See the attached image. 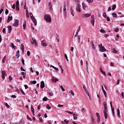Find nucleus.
Returning <instances> with one entry per match:
<instances>
[{"label": "nucleus", "mask_w": 124, "mask_h": 124, "mask_svg": "<svg viewBox=\"0 0 124 124\" xmlns=\"http://www.w3.org/2000/svg\"><path fill=\"white\" fill-rule=\"evenodd\" d=\"M9 81H12L13 80V78L11 77V76H9Z\"/></svg>", "instance_id": "nucleus-47"}, {"label": "nucleus", "mask_w": 124, "mask_h": 124, "mask_svg": "<svg viewBox=\"0 0 124 124\" xmlns=\"http://www.w3.org/2000/svg\"><path fill=\"white\" fill-rule=\"evenodd\" d=\"M91 44H92V47L93 50L95 49V47H94V44H93V42L91 41L90 42Z\"/></svg>", "instance_id": "nucleus-24"}, {"label": "nucleus", "mask_w": 124, "mask_h": 124, "mask_svg": "<svg viewBox=\"0 0 124 124\" xmlns=\"http://www.w3.org/2000/svg\"><path fill=\"white\" fill-rule=\"evenodd\" d=\"M77 41H78V43L80 44V42H81V38L80 37V35L77 36Z\"/></svg>", "instance_id": "nucleus-19"}, {"label": "nucleus", "mask_w": 124, "mask_h": 124, "mask_svg": "<svg viewBox=\"0 0 124 124\" xmlns=\"http://www.w3.org/2000/svg\"><path fill=\"white\" fill-rule=\"evenodd\" d=\"M89 63H88V61H86V68L87 69H88V66Z\"/></svg>", "instance_id": "nucleus-62"}, {"label": "nucleus", "mask_w": 124, "mask_h": 124, "mask_svg": "<svg viewBox=\"0 0 124 124\" xmlns=\"http://www.w3.org/2000/svg\"><path fill=\"white\" fill-rule=\"evenodd\" d=\"M8 32L9 33H11L12 31V27L11 26H8Z\"/></svg>", "instance_id": "nucleus-16"}, {"label": "nucleus", "mask_w": 124, "mask_h": 124, "mask_svg": "<svg viewBox=\"0 0 124 124\" xmlns=\"http://www.w3.org/2000/svg\"><path fill=\"white\" fill-rule=\"evenodd\" d=\"M21 50H22L23 53H24V51H25V46H24V45H23V44H21Z\"/></svg>", "instance_id": "nucleus-26"}, {"label": "nucleus", "mask_w": 124, "mask_h": 124, "mask_svg": "<svg viewBox=\"0 0 124 124\" xmlns=\"http://www.w3.org/2000/svg\"><path fill=\"white\" fill-rule=\"evenodd\" d=\"M91 23L92 24L93 27L94 26V16H92L91 19Z\"/></svg>", "instance_id": "nucleus-6"}, {"label": "nucleus", "mask_w": 124, "mask_h": 124, "mask_svg": "<svg viewBox=\"0 0 124 124\" xmlns=\"http://www.w3.org/2000/svg\"><path fill=\"white\" fill-rule=\"evenodd\" d=\"M116 5H113L112 8V10H115L116 9Z\"/></svg>", "instance_id": "nucleus-48"}, {"label": "nucleus", "mask_w": 124, "mask_h": 124, "mask_svg": "<svg viewBox=\"0 0 124 124\" xmlns=\"http://www.w3.org/2000/svg\"><path fill=\"white\" fill-rule=\"evenodd\" d=\"M103 92L105 95V97H107V93H106V91H104Z\"/></svg>", "instance_id": "nucleus-37"}, {"label": "nucleus", "mask_w": 124, "mask_h": 124, "mask_svg": "<svg viewBox=\"0 0 124 124\" xmlns=\"http://www.w3.org/2000/svg\"><path fill=\"white\" fill-rule=\"evenodd\" d=\"M100 117H98V118H97V122L100 123Z\"/></svg>", "instance_id": "nucleus-64"}, {"label": "nucleus", "mask_w": 124, "mask_h": 124, "mask_svg": "<svg viewBox=\"0 0 124 124\" xmlns=\"http://www.w3.org/2000/svg\"><path fill=\"white\" fill-rule=\"evenodd\" d=\"M99 49H100V51L101 52H106V51H107V49H106V48L104 47V46H101V47H100Z\"/></svg>", "instance_id": "nucleus-10"}, {"label": "nucleus", "mask_w": 124, "mask_h": 124, "mask_svg": "<svg viewBox=\"0 0 124 124\" xmlns=\"http://www.w3.org/2000/svg\"><path fill=\"white\" fill-rule=\"evenodd\" d=\"M12 20H13V17L12 16H8L7 23H9V22H10V21H12Z\"/></svg>", "instance_id": "nucleus-12"}, {"label": "nucleus", "mask_w": 124, "mask_h": 124, "mask_svg": "<svg viewBox=\"0 0 124 124\" xmlns=\"http://www.w3.org/2000/svg\"><path fill=\"white\" fill-rule=\"evenodd\" d=\"M31 19L33 21V23H34V25L36 26V25H37V21H36V19H35V17H32Z\"/></svg>", "instance_id": "nucleus-13"}, {"label": "nucleus", "mask_w": 124, "mask_h": 124, "mask_svg": "<svg viewBox=\"0 0 124 124\" xmlns=\"http://www.w3.org/2000/svg\"><path fill=\"white\" fill-rule=\"evenodd\" d=\"M31 83L33 84V85H35V84H36V80L31 81Z\"/></svg>", "instance_id": "nucleus-34"}, {"label": "nucleus", "mask_w": 124, "mask_h": 124, "mask_svg": "<svg viewBox=\"0 0 124 124\" xmlns=\"http://www.w3.org/2000/svg\"><path fill=\"white\" fill-rule=\"evenodd\" d=\"M63 14L65 16V18H66V16L67 15V13H66V8H63Z\"/></svg>", "instance_id": "nucleus-15"}, {"label": "nucleus", "mask_w": 124, "mask_h": 124, "mask_svg": "<svg viewBox=\"0 0 124 124\" xmlns=\"http://www.w3.org/2000/svg\"><path fill=\"white\" fill-rule=\"evenodd\" d=\"M6 58V56H4V57L3 58L2 60V62L3 63H4L5 62V59Z\"/></svg>", "instance_id": "nucleus-36"}, {"label": "nucleus", "mask_w": 124, "mask_h": 124, "mask_svg": "<svg viewBox=\"0 0 124 124\" xmlns=\"http://www.w3.org/2000/svg\"><path fill=\"white\" fill-rule=\"evenodd\" d=\"M6 31V29L5 28H3L2 30V32H3V33L4 34H5V33H6V32H5Z\"/></svg>", "instance_id": "nucleus-51"}, {"label": "nucleus", "mask_w": 124, "mask_h": 124, "mask_svg": "<svg viewBox=\"0 0 124 124\" xmlns=\"http://www.w3.org/2000/svg\"><path fill=\"white\" fill-rule=\"evenodd\" d=\"M60 67L61 69L62 73H63V69H62V65H60Z\"/></svg>", "instance_id": "nucleus-56"}, {"label": "nucleus", "mask_w": 124, "mask_h": 124, "mask_svg": "<svg viewBox=\"0 0 124 124\" xmlns=\"http://www.w3.org/2000/svg\"><path fill=\"white\" fill-rule=\"evenodd\" d=\"M48 94L50 95V96H53L54 95V93H53V92H48Z\"/></svg>", "instance_id": "nucleus-41"}, {"label": "nucleus", "mask_w": 124, "mask_h": 124, "mask_svg": "<svg viewBox=\"0 0 124 124\" xmlns=\"http://www.w3.org/2000/svg\"><path fill=\"white\" fill-rule=\"evenodd\" d=\"M16 57H17V59L19 58V57H20V50H18L16 52Z\"/></svg>", "instance_id": "nucleus-22"}, {"label": "nucleus", "mask_w": 124, "mask_h": 124, "mask_svg": "<svg viewBox=\"0 0 124 124\" xmlns=\"http://www.w3.org/2000/svg\"><path fill=\"white\" fill-rule=\"evenodd\" d=\"M70 93H71L72 95H73L74 96V92H73V91L71 90L69 91Z\"/></svg>", "instance_id": "nucleus-43"}, {"label": "nucleus", "mask_w": 124, "mask_h": 124, "mask_svg": "<svg viewBox=\"0 0 124 124\" xmlns=\"http://www.w3.org/2000/svg\"><path fill=\"white\" fill-rule=\"evenodd\" d=\"M80 7H81V6H80V4H78L77 7L76 9V10L78 12H81V8Z\"/></svg>", "instance_id": "nucleus-8"}, {"label": "nucleus", "mask_w": 124, "mask_h": 124, "mask_svg": "<svg viewBox=\"0 0 124 124\" xmlns=\"http://www.w3.org/2000/svg\"><path fill=\"white\" fill-rule=\"evenodd\" d=\"M31 44L32 45L35 44V45H36V46H37V41H36V40L33 38H32V41H31Z\"/></svg>", "instance_id": "nucleus-7"}, {"label": "nucleus", "mask_w": 124, "mask_h": 124, "mask_svg": "<svg viewBox=\"0 0 124 124\" xmlns=\"http://www.w3.org/2000/svg\"><path fill=\"white\" fill-rule=\"evenodd\" d=\"M46 108H47L48 110H50V109H51V107H50V105L49 104H47L46 106Z\"/></svg>", "instance_id": "nucleus-33"}, {"label": "nucleus", "mask_w": 124, "mask_h": 124, "mask_svg": "<svg viewBox=\"0 0 124 124\" xmlns=\"http://www.w3.org/2000/svg\"><path fill=\"white\" fill-rule=\"evenodd\" d=\"M20 91L21 92V93H22L23 94H24V95L25 94V92H24V91H23V89H22V88H21L20 89Z\"/></svg>", "instance_id": "nucleus-52"}, {"label": "nucleus", "mask_w": 124, "mask_h": 124, "mask_svg": "<svg viewBox=\"0 0 124 124\" xmlns=\"http://www.w3.org/2000/svg\"><path fill=\"white\" fill-rule=\"evenodd\" d=\"M74 118L75 119V120H77V118H78V117H76V116H77V114H74Z\"/></svg>", "instance_id": "nucleus-45"}, {"label": "nucleus", "mask_w": 124, "mask_h": 124, "mask_svg": "<svg viewBox=\"0 0 124 124\" xmlns=\"http://www.w3.org/2000/svg\"><path fill=\"white\" fill-rule=\"evenodd\" d=\"M82 5L83 9H84V10H86V8H87V7H88L87 5H86V4H85V3H82Z\"/></svg>", "instance_id": "nucleus-18"}, {"label": "nucleus", "mask_w": 124, "mask_h": 124, "mask_svg": "<svg viewBox=\"0 0 124 124\" xmlns=\"http://www.w3.org/2000/svg\"><path fill=\"white\" fill-rule=\"evenodd\" d=\"M91 123L93 124H95V120H94V118H93V117H91Z\"/></svg>", "instance_id": "nucleus-23"}, {"label": "nucleus", "mask_w": 124, "mask_h": 124, "mask_svg": "<svg viewBox=\"0 0 124 124\" xmlns=\"http://www.w3.org/2000/svg\"><path fill=\"white\" fill-rule=\"evenodd\" d=\"M14 27H18L19 26V20L15 19V23L13 24Z\"/></svg>", "instance_id": "nucleus-4"}, {"label": "nucleus", "mask_w": 124, "mask_h": 124, "mask_svg": "<svg viewBox=\"0 0 124 124\" xmlns=\"http://www.w3.org/2000/svg\"><path fill=\"white\" fill-rule=\"evenodd\" d=\"M31 112L33 113L34 112V109H33V107L32 106H31Z\"/></svg>", "instance_id": "nucleus-35"}, {"label": "nucleus", "mask_w": 124, "mask_h": 124, "mask_svg": "<svg viewBox=\"0 0 124 124\" xmlns=\"http://www.w3.org/2000/svg\"><path fill=\"white\" fill-rule=\"evenodd\" d=\"M22 63L23 65H25V60L23 58L22 59Z\"/></svg>", "instance_id": "nucleus-58"}, {"label": "nucleus", "mask_w": 124, "mask_h": 124, "mask_svg": "<svg viewBox=\"0 0 124 124\" xmlns=\"http://www.w3.org/2000/svg\"><path fill=\"white\" fill-rule=\"evenodd\" d=\"M83 88L86 93V94L89 93V92L88 91V89H87V87H86V85H83Z\"/></svg>", "instance_id": "nucleus-17"}, {"label": "nucleus", "mask_w": 124, "mask_h": 124, "mask_svg": "<svg viewBox=\"0 0 124 124\" xmlns=\"http://www.w3.org/2000/svg\"><path fill=\"white\" fill-rule=\"evenodd\" d=\"M48 7H49V9H52V2H49L48 3Z\"/></svg>", "instance_id": "nucleus-29"}, {"label": "nucleus", "mask_w": 124, "mask_h": 124, "mask_svg": "<svg viewBox=\"0 0 124 124\" xmlns=\"http://www.w3.org/2000/svg\"><path fill=\"white\" fill-rule=\"evenodd\" d=\"M4 105L6 106L7 108H9V107H10V106H9V105H8V104H7V103H5Z\"/></svg>", "instance_id": "nucleus-49"}, {"label": "nucleus", "mask_w": 124, "mask_h": 124, "mask_svg": "<svg viewBox=\"0 0 124 124\" xmlns=\"http://www.w3.org/2000/svg\"><path fill=\"white\" fill-rule=\"evenodd\" d=\"M30 55H31V52H30V51H27V56L30 57Z\"/></svg>", "instance_id": "nucleus-61"}, {"label": "nucleus", "mask_w": 124, "mask_h": 124, "mask_svg": "<svg viewBox=\"0 0 124 124\" xmlns=\"http://www.w3.org/2000/svg\"><path fill=\"white\" fill-rule=\"evenodd\" d=\"M96 117H97V118L100 117V115L99 114V113H98V112L96 113Z\"/></svg>", "instance_id": "nucleus-57"}, {"label": "nucleus", "mask_w": 124, "mask_h": 124, "mask_svg": "<svg viewBox=\"0 0 124 124\" xmlns=\"http://www.w3.org/2000/svg\"><path fill=\"white\" fill-rule=\"evenodd\" d=\"M103 105L104 107L105 110H104V117L105 119H108V115L107 114V111H108V109L107 108V104L106 102H104L103 104Z\"/></svg>", "instance_id": "nucleus-1"}, {"label": "nucleus", "mask_w": 124, "mask_h": 124, "mask_svg": "<svg viewBox=\"0 0 124 124\" xmlns=\"http://www.w3.org/2000/svg\"><path fill=\"white\" fill-rule=\"evenodd\" d=\"M100 32H102V33H106V31L103 29H101L100 30Z\"/></svg>", "instance_id": "nucleus-32"}, {"label": "nucleus", "mask_w": 124, "mask_h": 124, "mask_svg": "<svg viewBox=\"0 0 124 124\" xmlns=\"http://www.w3.org/2000/svg\"><path fill=\"white\" fill-rule=\"evenodd\" d=\"M117 116L118 117H121L120 116V109L119 108L117 109Z\"/></svg>", "instance_id": "nucleus-42"}, {"label": "nucleus", "mask_w": 124, "mask_h": 124, "mask_svg": "<svg viewBox=\"0 0 124 124\" xmlns=\"http://www.w3.org/2000/svg\"><path fill=\"white\" fill-rule=\"evenodd\" d=\"M70 11H71V14L72 16L73 17H74V10H73V6H71L70 7Z\"/></svg>", "instance_id": "nucleus-9"}, {"label": "nucleus", "mask_w": 124, "mask_h": 124, "mask_svg": "<svg viewBox=\"0 0 124 124\" xmlns=\"http://www.w3.org/2000/svg\"><path fill=\"white\" fill-rule=\"evenodd\" d=\"M48 98L47 97H44L43 99V101H47Z\"/></svg>", "instance_id": "nucleus-40"}, {"label": "nucleus", "mask_w": 124, "mask_h": 124, "mask_svg": "<svg viewBox=\"0 0 124 124\" xmlns=\"http://www.w3.org/2000/svg\"><path fill=\"white\" fill-rule=\"evenodd\" d=\"M64 123H66V124H68V123H69V121H68L66 119L64 120Z\"/></svg>", "instance_id": "nucleus-60"}, {"label": "nucleus", "mask_w": 124, "mask_h": 124, "mask_svg": "<svg viewBox=\"0 0 124 124\" xmlns=\"http://www.w3.org/2000/svg\"><path fill=\"white\" fill-rule=\"evenodd\" d=\"M112 15L113 18H116V17H117V14H116L115 13H113Z\"/></svg>", "instance_id": "nucleus-31"}, {"label": "nucleus", "mask_w": 124, "mask_h": 124, "mask_svg": "<svg viewBox=\"0 0 124 124\" xmlns=\"http://www.w3.org/2000/svg\"><path fill=\"white\" fill-rule=\"evenodd\" d=\"M16 10L19 11L20 10V4L19 3V0L16 2Z\"/></svg>", "instance_id": "nucleus-5"}, {"label": "nucleus", "mask_w": 124, "mask_h": 124, "mask_svg": "<svg viewBox=\"0 0 124 124\" xmlns=\"http://www.w3.org/2000/svg\"><path fill=\"white\" fill-rule=\"evenodd\" d=\"M27 118L30 121H32V119L31 117H30L29 115H27Z\"/></svg>", "instance_id": "nucleus-46"}, {"label": "nucleus", "mask_w": 124, "mask_h": 124, "mask_svg": "<svg viewBox=\"0 0 124 124\" xmlns=\"http://www.w3.org/2000/svg\"><path fill=\"white\" fill-rule=\"evenodd\" d=\"M40 87H41V89H44V87H45V83H44V81H42L41 82Z\"/></svg>", "instance_id": "nucleus-14"}, {"label": "nucleus", "mask_w": 124, "mask_h": 124, "mask_svg": "<svg viewBox=\"0 0 124 124\" xmlns=\"http://www.w3.org/2000/svg\"><path fill=\"white\" fill-rule=\"evenodd\" d=\"M26 24H27V21L24 20L23 25V30H26Z\"/></svg>", "instance_id": "nucleus-20"}, {"label": "nucleus", "mask_w": 124, "mask_h": 124, "mask_svg": "<svg viewBox=\"0 0 124 124\" xmlns=\"http://www.w3.org/2000/svg\"><path fill=\"white\" fill-rule=\"evenodd\" d=\"M91 14H85L82 16L83 18H88V17H90L91 16Z\"/></svg>", "instance_id": "nucleus-11"}, {"label": "nucleus", "mask_w": 124, "mask_h": 124, "mask_svg": "<svg viewBox=\"0 0 124 124\" xmlns=\"http://www.w3.org/2000/svg\"><path fill=\"white\" fill-rule=\"evenodd\" d=\"M42 43V45H43V46H44L45 47H46V46H47V44L45 43V41L43 40L41 42Z\"/></svg>", "instance_id": "nucleus-21"}, {"label": "nucleus", "mask_w": 124, "mask_h": 124, "mask_svg": "<svg viewBox=\"0 0 124 124\" xmlns=\"http://www.w3.org/2000/svg\"><path fill=\"white\" fill-rule=\"evenodd\" d=\"M39 120L42 123H43L44 120L42 119V117H40Z\"/></svg>", "instance_id": "nucleus-63"}, {"label": "nucleus", "mask_w": 124, "mask_h": 124, "mask_svg": "<svg viewBox=\"0 0 124 124\" xmlns=\"http://www.w3.org/2000/svg\"><path fill=\"white\" fill-rule=\"evenodd\" d=\"M44 19L46 22H47V23H51V16H50V15L46 14L44 16Z\"/></svg>", "instance_id": "nucleus-2"}, {"label": "nucleus", "mask_w": 124, "mask_h": 124, "mask_svg": "<svg viewBox=\"0 0 124 124\" xmlns=\"http://www.w3.org/2000/svg\"><path fill=\"white\" fill-rule=\"evenodd\" d=\"M114 31H115L116 32H119V28H116L114 30Z\"/></svg>", "instance_id": "nucleus-53"}, {"label": "nucleus", "mask_w": 124, "mask_h": 124, "mask_svg": "<svg viewBox=\"0 0 124 124\" xmlns=\"http://www.w3.org/2000/svg\"><path fill=\"white\" fill-rule=\"evenodd\" d=\"M87 2H88V3H92V2H93V0H87Z\"/></svg>", "instance_id": "nucleus-38"}, {"label": "nucleus", "mask_w": 124, "mask_h": 124, "mask_svg": "<svg viewBox=\"0 0 124 124\" xmlns=\"http://www.w3.org/2000/svg\"><path fill=\"white\" fill-rule=\"evenodd\" d=\"M30 16L31 18L33 17V15H32V13H30Z\"/></svg>", "instance_id": "nucleus-59"}, {"label": "nucleus", "mask_w": 124, "mask_h": 124, "mask_svg": "<svg viewBox=\"0 0 124 124\" xmlns=\"http://www.w3.org/2000/svg\"><path fill=\"white\" fill-rule=\"evenodd\" d=\"M103 17L104 18H107V15H106V13H104L103 15Z\"/></svg>", "instance_id": "nucleus-50"}, {"label": "nucleus", "mask_w": 124, "mask_h": 124, "mask_svg": "<svg viewBox=\"0 0 124 124\" xmlns=\"http://www.w3.org/2000/svg\"><path fill=\"white\" fill-rule=\"evenodd\" d=\"M64 57H65L66 61H67V62H68V58H67V55H66V54H64Z\"/></svg>", "instance_id": "nucleus-55"}, {"label": "nucleus", "mask_w": 124, "mask_h": 124, "mask_svg": "<svg viewBox=\"0 0 124 124\" xmlns=\"http://www.w3.org/2000/svg\"><path fill=\"white\" fill-rule=\"evenodd\" d=\"M11 47L13 48V49H16V46L14 45V44L12 43L11 45Z\"/></svg>", "instance_id": "nucleus-27"}, {"label": "nucleus", "mask_w": 124, "mask_h": 124, "mask_svg": "<svg viewBox=\"0 0 124 124\" xmlns=\"http://www.w3.org/2000/svg\"><path fill=\"white\" fill-rule=\"evenodd\" d=\"M52 81L53 82V83H56V82H58L59 79L58 78H54L52 79Z\"/></svg>", "instance_id": "nucleus-28"}, {"label": "nucleus", "mask_w": 124, "mask_h": 124, "mask_svg": "<svg viewBox=\"0 0 124 124\" xmlns=\"http://www.w3.org/2000/svg\"><path fill=\"white\" fill-rule=\"evenodd\" d=\"M107 20L108 21V22H110V21H111V20L110 19V17H109V16L107 17Z\"/></svg>", "instance_id": "nucleus-54"}, {"label": "nucleus", "mask_w": 124, "mask_h": 124, "mask_svg": "<svg viewBox=\"0 0 124 124\" xmlns=\"http://www.w3.org/2000/svg\"><path fill=\"white\" fill-rule=\"evenodd\" d=\"M60 87H61V89L63 92L65 91V90L64 89V88H63V87H62V85H60Z\"/></svg>", "instance_id": "nucleus-44"}, {"label": "nucleus", "mask_w": 124, "mask_h": 124, "mask_svg": "<svg viewBox=\"0 0 124 124\" xmlns=\"http://www.w3.org/2000/svg\"><path fill=\"white\" fill-rule=\"evenodd\" d=\"M19 124H25V120H21L18 123Z\"/></svg>", "instance_id": "nucleus-30"}, {"label": "nucleus", "mask_w": 124, "mask_h": 124, "mask_svg": "<svg viewBox=\"0 0 124 124\" xmlns=\"http://www.w3.org/2000/svg\"><path fill=\"white\" fill-rule=\"evenodd\" d=\"M80 30H81V27L79 26L78 28V29L77 30L76 32L77 34H78V33H79V31H80Z\"/></svg>", "instance_id": "nucleus-39"}, {"label": "nucleus", "mask_w": 124, "mask_h": 124, "mask_svg": "<svg viewBox=\"0 0 124 124\" xmlns=\"http://www.w3.org/2000/svg\"><path fill=\"white\" fill-rule=\"evenodd\" d=\"M1 76L3 80H4V79H5V76H7L5 71H1Z\"/></svg>", "instance_id": "nucleus-3"}, {"label": "nucleus", "mask_w": 124, "mask_h": 124, "mask_svg": "<svg viewBox=\"0 0 124 124\" xmlns=\"http://www.w3.org/2000/svg\"><path fill=\"white\" fill-rule=\"evenodd\" d=\"M112 53H114V54H118V51L116 50L115 48L112 49Z\"/></svg>", "instance_id": "nucleus-25"}]
</instances>
